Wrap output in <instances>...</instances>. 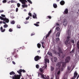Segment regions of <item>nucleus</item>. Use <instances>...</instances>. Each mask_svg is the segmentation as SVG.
I'll return each instance as SVG.
<instances>
[{
    "instance_id": "obj_27",
    "label": "nucleus",
    "mask_w": 79,
    "mask_h": 79,
    "mask_svg": "<svg viewBox=\"0 0 79 79\" xmlns=\"http://www.w3.org/2000/svg\"><path fill=\"white\" fill-rule=\"evenodd\" d=\"M57 60V57H54V62H56Z\"/></svg>"
},
{
    "instance_id": "obj_51",
    "label": "nucleus",
    "mask_w": 79,
    "mask_h": 79,
    "mask_svg": "<svg viewBox=\"0 0 79 79\" xmlns=\"http://www.w3.org/2000/svg\"><path fill=\"white\" fill-rule=\"evenodd\" d=\"M77 44V48L79 50V44Z\"/></svg>"
},
{
    "instance_id": "obj_53",
    "label": "nucleus",
    "mask_w": 79,
    "mask_h": 79,
    "mask_svg": "<svg viewBox=\"0 0 79 79\" xmlns=\"http://www.w3.org/2000/svg\"><path fill=\"white\" fill-rule=\"evenodd\" d=\"M53 52H54V53H56V51L55 50H53Z\"/></svg>"
},
{
    "instance_id": "obj_23",
    "label": "nucleus",
    "mask_w": 79,
    "mask_h": 79,
    "mask_svg": "<svg viewBox=\"0 0 79 79\" xmlns=\"http://www.w3.org/2000/svg\"><path fill=\"white\" fill-rule=\"evenodd\" d=\"M55 68L54 67H52V66H51V71H53L54 70Z\"/></svg>"
},
{
    "instance_id": "obj_8",
    "label": "nucleus",
    "mask_w": 79,
    "mask_h": 79,
    "mask_svg": "<svg viewBox=\"0 0 79 79\" xmlns=\"http://www.w3.org/2000/svg\"><path fill=\"white\" fill-rule=\"evenodd\" d=\"M41 57H40V56H36L35 57V61H38V60H40V59H41Z\"/></svg>"
},
{
    "instance_id": "obj_15",
    "label": "nucleus",
    "mask_w": 79,
    "mask_h": 79,
    "mask_svg": "<svg viewBox=\"0 0 79 79\" xmlns=\"http://www.w3.org/2000/svg\"><path fill=\"white\" fill-rule=\"evenodd\" d=\"M6 60L7 62H8V63H10L11 62L10 58V57H9L8 58L6 59Z\"/></svg>"
},
{
    "instance_id": "obj_17",
    "label": "nucleus",
    "mask_w": 79,
    "mask_h": 79,
    "mask_svg": "<svg viewBox=\"0 0 79 79\" xmlns=\"http://www.w3.org/2000/svg\"><path fill=\"white\" fill-rule=\"evenodd\" d=\"M0 30L1 32H5L6 30V29H3L2 27H1L0 28Z\"/></svg>"
},
{
    "instance_id": "obj_9",
    "label": "nucleus",
    "mask_w": 79,
    "mask_h": 79,
    "mask_svg": "<svg viewBox=\"0 0 79 79\" xmlns=\"http://www.w3.org/2000/svg\"><path fill=\"white\" fill-rule=\"evenodd\" d=\"M74 76L73 78H71L70 79H75L76 77H77V76L78 75V73L77 72H75L74 73Z\"/></svg>"
},
{
    "instance_id": "obj_50",
    "label": "nucleus",
    "mask_w": 79,
    "mask_h": 79,
    "mask_svg": "<svg viewBox=\"0 0 79 79\" xmlns=\"http://www.w3.org/2000/svg\"><path fill=\"white\" fill-rule=\"evenodd\" d=\"M41 43L42 44V47H43V46L44 44V42H41Z\"/></svg>"
},
{
    "instance_id": "obj_61",
    "label": "nucleus",
    "mask_w": 79,
    "mask_h": 79,
    "mask_svg": "<svg viewBox=\"0 0 79 79\" xmlns=\"http://www.w3.org/2000/svg\"><path fill=\"white\" fill-rule=\"evenodd\" d=\"M37 52H39V53H40V51L39 50L37 51Z\"/></svg>"
},
{
    "instance_id": "obj_3",
    "label": "nucleus",
    "mask_w": 79,
    "mask_h": 79,
    "mask_svg": "<svg viewBox=\"0 0 79 79\" xmlns=\"http://www.w3.org/2000/svg\"><path fill=\"white\" fill-rule=\"evenodd\" d=\"M70 56H68V57H67L65 59V62H63L62 65V67L61 68V70H63V69L65 68L66 67V63L69 62L70 60Z\"/></svg>"
},
{
    "instance_id": "obj_34",
    "label": "nucleus",
    "mask_w": 79,
    "mask_h": 79,
    "mask_svg": "<svg viewBox=\"0 0 79 79\" xmlns=\"http://www.w3.org/2000/svg\"><path fill=\"white\" fill-rule=\"evenodd\" d=\"M34 25H35V26H36V27H39V25H38V24H37V22H36V23H34Z\"/></svg>"
},
{
    "instance_id": "obj_38",
    "label": "nucleus",
    "mask_w": 79,
    "mask_h": 79,
    "mask_svg": "<svg viewBox=\"0 0 79 79\" xmlns=\"http://www.w3.org/2000/svg\"><path fill=\"white\" fill-rule=\"evenodd\" d=\"M6 2H7L6 0H3L2 1L3 3H6Z\"/></svg>"
},
{
    "instance_id": "obj_37",
    "label": "nucleus",
    "mask_w": 79,
    "mask_h": 79,
    "mask_svg": "<svg viewBox=\"0 0 79 79\" xmlns=\"http://www.w3.org/2000/svg\"><path fill=\"white\" fill-rule=\"evenodd\" d=\"M25 47H21V48H20V49H25Z\"/></svg>"
},
{
    "instance_id": "obj_22",
    "label": "nucleus",
    "mask_w": 79,
    "mask_h": 79,
    "mask_svg": "<svg viewBox=\"0 0 79 79\" xmlns=\"http://www.w3.org/2000/svg\"><path fill=\"white\" fill-rule=\"evenodd\" d=\"M37 46L38 48H40L41 47V44L40 43H38L37 44Z\"/></svg>"
},
{
    "instance_id": "obj_30",
    "label": "nucleus",
    "mask_w": 79,
    "mask_h": 79,
    "mask_svg": "<svg viewBox=\"0 0 79 79\" xmlns=\"http://www.w3.org/2000/svg\"><path fill=\"white\" fill-rule=\"evenodd\" d=\"M10 23H11V24H15V22L13 20V21H12V22H11Z\"/></svg>"
},
{
    "instance_id": "obj_6",
    "label": "nucleus",
    "mask_w": 79,
    "mask_h": 79,
    "mask_svg": "<svg viewBox=\"0 0 79 79\" xmlns=\"http://www.w3.org/2000/svg\"><path fill=\"white\" fill-rule=\"evenodd\" d=\"M56 30L58 31V32L56 34V37H60V33H61V31H60V28L59 27H57L56 28Z\"/></svg>"
},
{
    "instance_id": "obj_47",
    "label": "nucleus",
    "mask_w": 79,
    "mask_h": 79,
    "mask_svg": "<svg viewBox=\"0 0 79 79\" xmlns=\"http://www.w3.org/2000/svg\"><path fill=\"white\" fill-rule=\"evenodd\" d=\"M30 16H29V17H28L27 18H26V20H29V19H30Z\"/></svg>"
},
{
    "instance_id": "obj_16",
    "label": "nucleus",
    "mask_w": 79,
    "mask_h": 79,
    "mask_svg": "<svg viewBox=\"0 0 79 79\" xmlns=\"http://www.w3.org/2000/svg\"><path fill=\"white\" fill-rule=\"evenodd\" d=\"M33 14L34 15H32L33 18V19H37L36 14H35V13H33Z\"/></svg>"
},
{
    "instance_id": "obj_2",
    "label": "nucleus",
    "mask_w": 79,
    "mask_h": 79,
    "mask_svg": "<svg viewBox=\"0 0 79 79\" xmlns=\"http://www.w3.org/2000/svg\"><path fill=\"white\" fill-rule=\"evenodd\" d=\"M0 19L2 20H3V23L5 25H4L3 27L4 28H7L8 27V25H6V23H9V20L8 19H7L6 18H3L1 16L0 17Z\"/></svg>"
},
{
    "instance_id": "obj_39",
    "label": "nucleus",
    "mask_w": 79,
    "mask_h": 79,
    "mask_svg": "<svg viewBox=\"0 0 79 79\" xmlns=\"http://www.w3.org/2000/svg\"><path fill=\"white\" fill-rule=\"evenodd\" d=\"M70 66H68L67 67V69L68 70H70Z\"/></svg>"
},
{
    "instance_id": "obj_49",
    "label": "nucleus",
    "mask_w": 79,
    "mask_h": 79,
    "mask_svg": "<svg viewBox=\"0 0 79 79\" xmlns=\"http://www.w3.org/2000/svg\"><path fill=\"white\" fill-rule=\"evenodd\" d=\"M71 42H72V43H73V44H74V40H71Z\"/></svg>"
},
{
    "instance_id": "obj_13",
    "label": "nucleus",
    "mask_w": 79,
    "mask_h": 79,
    "mask_svg": "<svg viewBox=\"0 0 79 79\" xmlns=\"http://www.w3.org/2000/svg\"><path fill=\"white\" fill-rule=\"evenodd\" d=\"M10 75H14V76H12V79H13V77H14L15 75H15V73L14 72H13V71H12V72H10Z\"/></svg>"
},
{
    "instance_id": "obj_40",
    "label": "nucleus",
    "mask_w": 79,
    "mask_h": 79,
    "mask_svg": "<svg viewBox=\"0 0 79 79\" xmlns=\"http://www.w3.org/2000/svg\"><path fill=\"white\" fill-rule=\"evenodd\" d=\"M9 31H10V32H12V31H13V30H12V29H11V28H10L9 29Z\"/></svg>"
},
{
    "instance_id": "obj_45",
    "label": "nucleus",
    "mask_w": 79,
    "mask_h": 79,
    "mask_svg": "<svg viewBox=\"0 0 79 79\" xmlns=\"http://www.w3.org/2000/svg\"><path fill=\"white\" fill-rule=\"evenodd\" d=\"M74 52V50L73 49L72 50V51H71V52H70V53H73Z\"/></svg>"
},
{
    "instance_id": "obj_10",
    "label": "nucleus",
    "mask_w": 79,
    "mask_h": 79,
    "mask_svg": "<svg viewBox=\"0 0 79 79\" xmlns=\"http://www.w3.org/2000/svg\"><path fill=\"white\" fill-rule=\"evenodd\" d=\"M52 33V30H50V31H49L48 34L46 36V38H47L50 35H51V33Z\"/></svg>"
},
{
    "instance_id": "obj_62",
    "label": "nucleus",
    "mask_w": 79,
    "mask_h": 79,
    "mask_svg": "<svg viewBox=\"0 0 79 79\" xmlns=\"http://www.w3.org/2000/svg\"><path fill=\"white\" fill-rule=\"evenodd\" d=\"M58 77H56V79H58Z\"/></svg>"
},
{
    "instance_id": "obj_56",
    "label": "nucleus",
    "mask_w": 79,
    "mask_h": 79,
    "mask_svg": "<svg viewBox=\"0 0 79 79\" xmlns=\"http://www.w3.org/2000/svg\"><path fill=\"white\" fill-rule=\"evenodd\" d=\"M12 63H13V64H15V62H14V61H12Z\"/></svg>"
},
{
    "instance_id": "obj_21",
    "label": "nucleus",
    "mask_w": 79,
    "mask_h": 79,
    "mask_svg": "<svg viewBox=\"0 0 79 79\" xmlns=\"http://www.w3.org/2000/svg\"><path fill=\"white\" fill-rule=\"evenodd\" d=\"M40 75H41V77L42 78H43L44 79L45 78V77L44 76V74H42V73H40Z\"/></svg>"
},
{
    "instance_id": "obj_14",
    "label": "nucleus",
    "mask_w": 79,
    "mask_h": 79,
    "mask_svg": "<svg viewBox=\"0 0 79 79\" xmlns=\"http://www.w3.org/2000/svg\"><path fill=\"white\" fill-rule=\"evenodd\" d=\"M65 3V2L64 0H61L60 2V4L61 5H64Z\"/></svg>"
},
{
    "instance_id": "obj_32",
    "label": "nucleus",
    "mask_w": 79,
    "mask_h": 79,
    "mask_svg": "<svg viewBox=\"0 0 79 79\" xmlns=\"http://www.w3.org/2000/svg\"><path fill=\"white\" fill-rule=\"evenodd\" d=\"M36 67L37 69H39V65H38V64H37V65H36Z\"/></svg>"
},
{
    "instance_id": "obj_59",
    "label": "nucleus",
    "mask_w": 79,
    "mask_h": 79,
    "mask_svg": "<svg viewBox=\"0 0 79 79\" xmlns=\"http://www.w3.org/2000/svg\"><path fill=\"white\" fill-rule=\"evenodd\" d=\"M56 25H57V26H59V23H56Z\"/></svg>"
},
{
    "instance_id": "obj_46",
    "label": "nucleus",
    "mask_w": 79,
    "mask_h": 79,
    "mask_svg": "<svg viewBox=\"0 0 79 79\" xmlns=\"http://www.w3.org/2000/svg\"><path fill=\"white\" fill-rule=\"evenodd\" d=\"M65 44H66V45H68L67 41V39L66 41L65 42Z\"/></svg>"
},
{
    "instance_id": "obj_24",
    "label": "nucleus",
    "mask_w": 79,
    "mask_h": 79,
    "mask_svg": "<svg viewBox=\"0 0 79 79\" xmlns=\"http://www.w3.org/2000/svg\"><path fill=\"white\" fill-rule=\"evenodd\" d=\"M53 6L55 8H57V5L56 4H53Z\"/></svg>"
},
{
    "instance_id": "obj_33",
    "label": "nucleus",
    "mask_w": 79,
    "mask_h": 79,
    "mask_svg": "<svg viewBox=\"0 0 79 79\" xmlns=\"http://www.w3.org/2000/svg\"><path fill=\"white\" fill-rule=\"evenodd\" d=\"M27 0L28 2L30 3H31V4H32V2L31 0Z\"/></svg>"
},
{
    "instance_id": "obj_58",
    "label": "nucleus",
    "mask_w": 79,
    "mask_h": 79,
    "mask_svg": "<svg viewBox=\"0 0 79 79\" xmlns=\"http://www.w3.org/2000/svg\"><path fill=\"white\" fill-rule=\"evenodd\" d=\"M79 77V75H78V76L77 77L76 79H78V78Z\"/></svg>"
},
{
    "instance_id": "obj_36",
    "label": "nucleus",
    "mask_w": 79,
    "mask_h": 79,
    "mask_svg": "<svg viewBox=\"0 0 79 79\" xmlns=\"http://www.w3.org/2000/svg\"><path fill=\"white\" fill-rule=\"evenodd\" d=\"M17 27L18 28H21V26L19 25H17Z\"/></svg>"
},
{
    "instance_id": "obj_52",
    "label": "nucleus",
    "mask_w": 79,
    "mask_h": 79,
    "mask_svg": "<svg viewBox=\"0 0 79 79\" xmlns=\"http://www.w3.org/2000/svg\"><path fill=\"white\" fill-rule=\"evenodd\" d=\"M35 35V33H32L31 34V36H33V35Z\"/></svg>"
},
{
    "instance_id": "obj_42",
    "label": "nucleus",
    "mask_w": 79,
    "mask_h": 79,
    "mask_svg": "<svg viewBox=\"0 0 79 79\" xmlns=\"http://www.w3.org/2000/svg\"><path fill=\"white\" fill-rule=\"evenodd\" d=\"M28 15H29L30 16V17H32V14H31V13H29Z\"/></svg>"
},
{
    "instance_id": "obj_57",
    "label": "nucleus",
    "mask_w": 79,
    "mask_h": 79,
    "mask_svg": "<svg viewBox=\"0 0 79 79\" xmlns=\"http://www.w3.org/2000/svg\"><path fill=\"white\" fill-rule=\"evenodd\" d=\"M4 10H0V13H2V12H3Z\"/></svg>"
},
{
    "instance_id": "obj_18",
    "label": "nucleus",
    "mask_w": 79,
    "mask_h": 79,
    "mask_svg": "<svg viewBox=\"0 0 79 79\" xmlns=\"http://www.w3.org/2000/svg\"><path fill=\"white\" fill-rule=\"evenodd\" d=\"M61 62H58V63H57L56 64V66H58L59 67H60V66H61Z\"/></svg>"
},
{
    "instance_id": "obj_60",
    "label": "nucleus",
    "mask_w": 79,
    "mask_h": 79,
    "mask_svg": "<svg viewBox=\"0 0 79 79\" xmlns=\"http://www.w3.org/2000/svg\"><path fill=\"white\" fill-rule=\"evenodd\" d=\"M42 47L43 48H45V47L44 46V45H43L42 46Z\"/></svg>"
},
{
    "instance_id": "obj_43",
    "label": "nucleus",
    "mask_w": 79,
    "mask_h": 79,
    "mask_svg": "<svg viewBox=\"0 0 79 79\" xmlns=\"http://www.w3.org/2000/svg\"><path fill=\"white\" fill-rule=\"evenodd\" d=\"M47 17L49 19H52V17H51V16H48Z\"/></svg>"
},
{
    "instance_id": "obj_7",
    "label": "nucleus",
    "mask_w": 79,
    "mask_h": 79,
    "mask_svg": "<svg viewBox=\"0 0 79 79\" xmlns=\"http://www.w3.org/2000/svg\"><path fill=\"white\" fill-rule=\"evenodd\" d=\"M18 52V50L17 49H15L14 50V52H12V55H14V56L15 58H17L18 57V56L17 54H16V52Z\"/></svg>"
},
{
    "instance_id": "obj_4",
    "label": "nucleus",
    "mask_w": 79,
    "mask_h": 79,
    "mask_svg": "<svg viewBox=\"0 0 79 79\" xmlns=\"http://www.w3.org/2000/svg\"><path fill=\"white\" fill-rule=\"evenodd\" d=\"M58 52H59L58 53V54H59V56L60 57H61V55L60 54V53H61V54H62V55L61 56V57H62V58H64V56H65V55L63 54V51H62V50H61V48H60V47H58Z\"/></svg>"
},
{
    "instance_id": "obj_48",
    "label": "nucleus",
    "mask_w": 79,
    "mask_h": 79,
    "mask_svg": "<svg viewBox=\"0 0 79 79\" xmlns=\"http://www.w3.org/2000/svg\"><path fill=\"white\" fill-rule=\"evenodd\" d=\"M1 16L2 17V18H3V17H5V15H2Z\"/></svg>"
},
{
    "instance_id": "obj_29",
    "label": "nucleus",
    "mask_w": 79,
    "mask_h": 79,
    "mask_svg": "<svg viewBox=\"0 0 79 79\" xmlns=\"http://www.w3.org/2000/svg\"><path fill=\"white\" fill-rule=\"evenodd\" d=\"M45 62H48V63H49V59H46L45 60Z\"/></svg>"
},
{
    "instance_id": "obj_31",
    "label": "nucleus",
    "mask_w": 79,
    "mask_h": 79,
    "mask_svg": "<svg viewBox=\"0 0 79 79\" xmlns=\"http://www.w3.org/2000/svg\"><path fill=\"white\" fill-rule=\"evenodd\" d=\"M60 40V38H57L56 39V42H58V41H59Z\"/></svg>"
},
{
    "instance_id": "obj_20",
    "label": "nucleus",
    "mask_w": 79,
    "mask_h": 79,
    "mask_svg": "<svg viewBox=\"0 0 79 79\" xmlns=\"http://www.w3.org/2000/svg\"><path fill=\"white\" fill-rule=\"evenodd\" d=\"M69 38H70V36H67V44H68V43L69 41Z\"/></svg>"
},
{
    "instance_id": "obj_25",
    "label": "nucleus",
    "mask_w": 79,
    "mask_h": 79,
    "mask_svg": "<svg viewBox=\"0 0 79 79\" xmlns=\"http://www.w3.org/2000/svg\"><path fill=\"white\" fill-rule=\"evenodd\" d=\"M40 72H41L43 73L44 70L43 68H40Z\"/></svg>"
},
{
    "instance_id": "obj_28",
    "label": "nucleus",
    "mask_w": 79,
    "mask_h": 79,
    "mask_svg": "<svg viewBox=\"0 0 79 79\" xmlns=\"http://www.w3.org/2000/svg\"><path fill=\"white\" fill-rule=\"evenodd\" d=\"M60 69H59V70L57 72V75H60Z\"/></svg>"
},
{
    "instance_id": "obj_19",
    "label": "nucleus",
    "mask_w": 79,
    "mask_h": 79,
    "mask_svg": "<svg viewBox=\"0 0 79 79\" xmlns=\"http://www.w3.org/2000/svg\"><path fill=\"white\" fill-rule=\"evenodd\" d=\"M67 23V22L66 20H64L63 22V25L64 26H66Z\"/></svg>"
},
{
    "instance_id": "obj_55",
    "label": "nucleus",
    "mask_w": 79,
    "mask_h": 79,
    "mask_svg": "<svg viewBox=\"0 0 79 79\" xmlns=\"http://www.w3.org/2000/svg\"><path fill=\"white\" fill-rule=\"evenodd\" d=\"M3 23V22L2 21H0V24H2Z\"/></svg>"
},
{
    "instance_id": "obj_54",
    "label": "nucleus",
    "mask_w": 79,
    "mask_h": 79,
    "mask_svg": "<svg viewBox=\"0 0 79 79\" xmlns=\"http://www.w3.org/2000/svg\"><path fill=\"white\" fill-rule=\"evenodd\" d=\"M18 8H16V12H17V11H18Z\"/></svg>"
},
{
    "instance_id": "obj_41",
    "label": "nucleus",
    "mask_w": 79,
    "mask_h": 79,
    "mask_svg": "<svg viewBox=\"0 0 79 79\" xmlns=\"http://www.w3.org/2000/svg\"><path fill=\"white\" fill-rule=\"evenodd\" d=\"M44 66L45 67V68L46 69H47V63H46V64H45Z\"/></svg>"
},
{
    "instance_id": "obj_12",
    "label": "nucleus",
    "mask_w": 79,
    "mask_h": 79,
    "mask_svg": "<svg viewBox=\"0 0 79 79\" xmlns=\"http://www.w3.org/2000/svg\"><path fill=\"white\" fill-rule=\"evenodd\" d=\"M67 34L69 35L70 36L71 35V31L70 30H67Z\"/></svg>"
},
{
    "instance_id": "obj_44",
    "label": "nucleus",
    "mask_w": 79,
    "mask_h": 79,
    "mask_svg": "<svg viewBox=\"0 0 79 79\" xmlns=\"http://www.w3.org/2000/svg\"><path fill=\"white\" fill-rule=\"evenodd\" d=\"M10 2L11 3H14V2H15V1H14V0H11Z\"/></svg>"
},
{
    "instance_id": "obj_63",
    "label": "nucleus",
    "mask_w": 79,
    "mask_h": 79,
    "mask_svg": "<svg viewBox=\"0 0 79 79\" xmlns=\"http://www.w3.org/2000/svg\"><path fill=\"white\" fill-rule=\"evenodd\" d=\"M36 23H37V24H38V23H40V22H36Z\"/></svg>"
},
{
    "instance_id": "obj_5",
    "label": "nucleus",
    "mask_w": 79,
    "mask_h": 79,
    "mask_svg": "<svg viewBox=\"0 0 79 79\" xmlns=\"http://www.w3.org/2000/svg\"><path fill=\"white\" fill-rule=\"evenodd\" d=\"M20 2H21L22 4H24V5H22V6L23 8H25V7H27V5L25 4L26 2H27L26 0H19Z\"/></svg>"
},
{
    "instance_id": "obj_26",
    "label": "nucleus",
    "mask_w": 79,
    "mask_h": 79,
    "mask_svg": "<svg viewBox=\"0 0 79 79\" xmlns=\"http://www.w3.org/2000/svg\"><path fill=\"white\" fill-rule=\"evenodd\" d=\"M48 55L50 56H52V52H48Z\"/></svg>"
},
{
    "instance_id": "obj_1",
    "label": "nucleus",
    "mask_w": 79,
    "mask_h": 79,
    "mask_svg": "<svg viewBox=\"0 0 79 79\" xmlns=\"http://www.w3.org/2000/svg\"><path fill=\"white\" fill-rule=\"evenodd\" d=\"M23 72V73L26 72V71L25 70H22L20 69L19 71H17V72L20 74V75H14V77H13V79H20L21 76L22 75L21 72Z\"/></svg>"
},
{
    "instance_id": "obj_64",
    "label": "nucleus",
    "mask_w": 79,
    "mask_h": 79,
    "mask_svg": "<svg viewBox=\"0 0 79 79\" xmlns=\"http://www.w3.org/2000/svg\"><path fill=\"white\" fill-rule=\"evenodd\" d=\"M24 11H26L27 10H26V9H24Z\"/></svg>"
},
{
    "instance_id": "obj_11",
    "label": "nucleus",
    "mask_w": 79,
    "mask_h": 79,
    "mask_svg": "<svg viewBox=\"0 0 79 79\" xmlns=\"http://www.w3.org/2000/svg\"><path fill=\"white\" fill-rule=\"evenodd\" d=\"M68 9H65V10H64V12H63V14L64 15L65 14H68Z\"/></svg>"
},
{
    "instance_id": "obj_35",
    "label": "nucleus",
    "mask_w": 79,
    "mask_h": 79,
    "mask_svg": "<svg viewBox=\"0 0 79 79\" xmlns=\"http://www.w3.org/2000/svg\"><path fill=\"white\" fill-rule=\"evenodd\" d=\"M20 4H19V3H18L17 4V6L18 7H20Z\"/></svg>"
}]
</instances>
